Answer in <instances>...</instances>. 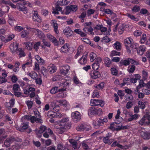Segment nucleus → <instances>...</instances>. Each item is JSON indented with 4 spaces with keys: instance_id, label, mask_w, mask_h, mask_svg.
<instances>
[{
    "instance_id": "4d7b16f0",
    "label": "nucleus",
    "mask_w": 150,
    "mask_h": 150,
    "mask_svg": "<svg viewBox=\"0 0 150 150\" xmlns=\"http://www.w3.org/2000/svg\"><path fill=\"white\" fill-rule=\"evenodd\" d=\"M28 33L26 30L23 31L21 33V36L24 38L26 37L28 34Z\"/></svg>"
},
{
    "instance_id": "e433bc0d",
    "label": "nucleus",
    "mask_w": 150,
    "mask_h": 150,
    "mask_svg": "<svg viewBox=\"0 0 150 150\" xmlns=\"http://www.w3.org/2000/svg\"><path fill=\"white\" fill-rule=\"evenodd\" d=\"M57 102L59 103L60 104H62L64 106H67L69 105L68 103L65 100H58Z\"/></svg>"
},
{
    "instance_id": "774afa93",
    "label": "nucleus",
    "mask_w": 150,
    "mask_h": 150,
    "mask_svg": "<svg viewBox=\"0 0 150 150\" xmlns=\"http://www.w3.org/2000/svg\"><path fill=\"white\" fill-rule=\"evenodd\" d=\"M133 105V103L132 101H129L126 105V107L127 109H129L131 108Z\"/></svg>"
},
{
    "instance_id": "dca6fc26",
    "label": "nucleus",
    "mask_w": 150,
    "mask_h": 150,
    "mask_svg": "<svg viewBox=\"0 0 150 150\" xmlns=\"http://www.w3.org/2000/svg\"><path fill=\"white\" fill-rule=\"evenodd\" d=\"M19 44L18 43L11 44L10 46V48L12 52H16V50L18 49Z\"/></svg>"
},
{
    "instance_id": "1a4fd4ad",
    "label": "nucleus",
    "mask_w": 150,
    "mask_h": 150,
    "mask_svg": "<svg viewBox=\"0 0 150 150\" xmlns=\"http://www.w3.org/2000/svg\"><path fill=\"white\" fill-rule=\"evenodd\" d=\"M71 117L73 121L76 122L79 121L81 119V115L80 113L77 111L72 112Z\"/></svg>"
},
{
    "instance_id": "f704fd0d",
    "label": "nucleus",
    "mask_w": 150,
    "mask_h": 150,
    "mask_svg": "<svg viewBox=\"0 0 150 150\" xmlns=\"http://www.w3.org/2000/svg\"><path fill=\"white\" fill-rule=\"evenodd\" d=\"M125 98V100L129 101H132L133 100V97L132 95H126Z\"/></svg>"
},
{
    "instance_id": "39448f33",
    "label": "nucleus",
    "mask_w": 150,
    "mask_h": 150,
    "mask_svg": "<svg viewBox=\"0 0 150 150\" xmlns=\"http://www.w3.org/2000/svg\"><path fill=\"white\" fill-rule=\"evenodd\" d=\"M25 118L28 120H30L32 123H34L35 122L37 123H42V119L41 118H37L34 116L25 115Z\"/></svg>"
},
{
    "instance_id": "8fccbe9b",
    "label": "nucleus",
    "mask_w": 150,
    "mask_h": 150,
    "mask_svg": "<svg viewBox=\"0 0 150 150\" xmlns=\"http://www.w3.org/2000/svg\"><path fill=\"white\" fill-rule=\"evenodd\" d=\"M82 145L84 150H90V148L87 144L84 141L82 144Z\"/></svg>"
},
{
    "instance_id": "338daca9",
    "label": "nucleus",
    "mask_w": 150,
    "mask_h": 150,
    "mask_svg": "<svg viewBox=\"0 0 150 150\" xmlns=\"http://www.w3.org/2000/svg\"><path fill=\"white\" fill-rule=\"evenodd\" d=\"M34 113L35 117H36L37 118H40V113L38 110H36L34 111Z\"/></svg>"
},
{
    "instance_id": "3c124183",
    "label": "nucleus",
    "mask_w": 150,
    "mask_h": 150,
    "mask_svg": "<svg viewBox=\"0 0 150 150\" xmlns=\"http://www.w3.org/2000/svg\"><path fill=\"white\" fill-rule=\"evenodd\" d=\"M40 45L41 42H40L38 41L35 42L34 45V48L36 51H37Z\"/></svg>"
},
{
    "instance_id": "bb28decb",
    "label": "nucleus",
    "mask_w": 150,
    "mask_h": 150,
    "mask_svg": "<svg viewBox=\"0 0 150 150\" xmlns=\"http://www.w3.org/2000/svg\"><path fill=\"white\" fill-rule=\"evenodd\" d=\"M69 46V45L68 43H66L64 45L61 49V51L62 52L65 53L67 52H68V47Z\"/></svg>"
},
{
    "instance_id": "20e7f679",
    "label": "nucleus",
    "mask_w": 150,
    "mask_h": 150,
    "mask_svg": "<svg viewBox=\"0 0 150 150\" xmlns=\"http://www.w3.org/2000/svg\"><path fill=\"white\" fill-rule=\"evenodd\" d=\"M69 119L67 118H64L58 121V125L59 126H67L69 129L70 128L71 125L68 123Z\"/></svg>"
},
{
    "instance_id": "7ed1b4c3",
    "label": "nucleus",
    "mask_w": 150,
    "mask_h": 150,
    "mask_svg": "<svg viewBox=\"0 0 150 150\" xmlns=\"http://www.w3.org/2000/svg\"><path fill=\"white\" fill-rule=\"evenodd\" d=\"M133 40L130 38H126L125 40L124 43L126 47L127 52L129 54L131 53L129 47L133 43Z\"/></svg>"
},
{
    "instance_id": "2f4dec72",
    "label": "nucleus",
    "mask_w": 150,
    "mask_h": 150,
    "mask_svg": "<svg viewBox=\"0 0 150 150\" xmlns=\"http://www.w3.org/2000/svg\"><path fill=\"white\" fill-rule=\"evenodd\" d=\"M103 141L105 144H110L113 141L114 139H110L108 138H106L105 137H103Z\"/></svg>"
},
{
    "instance_id": "a211bd4d",
    "label": "nucleus",
    "mask_w": 150,
    "mask_h": 150,
    "mask_svg": "<svg viewBox=\"0 0 150 150\" xmlns=\"http://www.w3.org/2000/svg\"><path fill=\"white\" fill-rule=\"evenodd\" d=\"M63 31L64 34L67 36H70L72 34L73 32L69 27H66Z\"/></svg>"
},
{
    "instance_id": "a878e982",
    "label": "nucleus",
    "mask_w": 150,
    "mask_h": 150,
    "mask_svg": "<svg viewBox=\"0 0 150 150\" xmlns=\"http://www.w3.org/2000/svg\"><path fill=\"white\" fill-rule=\"evenodd\" d=\"M104 60L105 66L108 67H110L112 63L110 59L109 58L105 57L104 58Z\"/></svg>"
},
{
    "instance_id": "5701e85b",
    "label": "nucleus",
    "mask_w": 150,
    "mask_h": 150,
    "mask_svg": "<svg viewBox=\"0 0 150 150\" xmlns=\"http://www.w3.org/2000/svg\"><path fill=\"white\" fill-rule=\"evenodd\" d=\"M20 65V63L18 61L16 62L13 65L14 68L13 69V71L15 72H17L19 70V66Z\"/></svg>"
},
{
    "instance_id": "aec40b11",
    "label": "nucleus",
    "mask_w": 150,
    "mask_h": 150,
    "mask_svg": "<svg viewBox=\"0 0 150 150\" xmlns=\"http://www.w3.org/2000/svg\"><path fill=\"white\" fill-rule=\"evenodd\" d=\"M52 25L54 28V30L55 32L57 34L59 33L58 30V24L57 23V21L55 20H51Z\"/></svg>"
},
{
    "instance_id": "f3484780",
    "label": "nucleus",
    "mask_w": 150,
    "mask_h": 150,
    "mask_svg": "<svg viewBox=\"0 0 150 150\" xmlns=\"http://www.w3.org/2000/svg\"><path fill=\"white\" fill-rule=\"evenodd\" d=\"M16 54L18 55V57L20 58L24 57L25 56V54L22 48H18L16 52Z\"/></svg>"
},
{
    "instance_id": "b1692460",
    "label": "nucleus",
    "mask_w": 150,
    "mask_h": 150,
    "mask_svg": "<svg viewBox=\"0 0 150 150\" xmlns=\"http://www.w3.org/2000/svg\"><path fill=\"white\" fill-rule=\"evenodd\" d=\"M119 64L120 65L122 66V65L127 66L129 64V58H128L126 59L121 60Z\"/></svg>"
},
{
    "instance_id": "c756f323",
    "label": "nucleus",
    "mask_w": 150,
    "mask_h": 150,
    "mask_svg": "<svg viewBox=\"0 0 150 150\" xmlns=\"http://www.w3.org/2000/svg\"><path fill=\"white\" fill-rule=\"evenodd\" d=\"M114 46V48L118 51H120L121 49V46L120 43L119 42H116L113 45Z\"/></svg>"
},
{
    "instance_id": "7c9ffc66",
    "label": "nucleus",
    "mask_w": 150,
    "mask_h": 150,
    "mask_svg": "<svg viewBox=\"0 0 150 150\" xmlns=\"http://www.w3.org/2000/svg\"><path fill=\"white\" fill-rule=\"evenodd\" d=\"M23 44L25 45L26 48L29 50H30L32 49V44L29 42H25Z\"/></svg>"
},
{
    "instance_id": "49530a36",
    "label": "nucleus",
    "mask_w": 150,
    "mask_h": 150,
    "mask_svg": "<svg viewBox=\"0 0 150 150\" xmlns=\"http://www.w3.org/2000/svg\"><path fill=\"white\" fill-rule=\"evenodd\" d=\"M47 129L45 126L42 125L40 128V129L38 131V133L40 134L45 132Z\"/></svg>"
},
{
    "instance_id": "09e8293b",
    "label": "nucleus",
    "mask_w": 150,
    "mask_h": 150,
    "mask_svg": "<svg viewBox=\"0 0 150 150\" xmlns=\"http://www.w3.org/2000/svg\"><path fill=\"white\" fill-rule=\"evenodd\" d=\"M146 40V35L143 34L142 36V38L140 41V42L141 43H144L145 42Z\"/></svg>"
},
{
    "instance_id": "72a5a7b5",
    "label": "nucleus",
    "mask_w": 150,
    "mask_h": 150,
    "mask_svg": "<svg viewBox=\"0 0 150 150\" xmlns=\"http://www.w3.org/2000/svg\"><path fill=\"white\" fill-rule=\"evenodd\" d=\"M135 68V66L133 65H132L131 66H129V67L127 70L129 72L132 73L134 71Z\"/></svg>"
},
{
    "instance_id": "a18cd8bd",
    "label": "nucleus",
    "mask_w": 150,
    "mask_h": 150,
    "mask_svg": "<svg viewBox=\"0 0 150 150\" xmlns=\"http://www.w3.org/2000/svg\"><path fill=\"white\" fill-rule=\"evenodd\" d=\"M120 52L113 50L111 52L110 54V56L111 57H112L115 55L120 56Z\"/></svg>"
},
{
    "instance_id": "0e129e2a",
    "label": "nucleus",
    "mask_w": 150,
    "mask_h": 150,
    "mask_svg": "<svg viewBox=\"0 0 150 150\" xmlns=\"http://www.w3.org/2000/svg\"><path fill=\"white\" fill-rule=\"evenodd\" d=\"M111 72L112 74L114 75H117L118 73L117 71L115 68H111Z\"/></svg>"
},
{
    "instance_id": "6e6552de",
    "label": "nucleus",
    "mask_w": 150,
    "mask_h": 150,
    "mask_svg": "<svg viewBox=\"0 0 150 150\" xmlns=\"http://www.w3.org/2000/svg\"><path fill=\"white\" fill-rule=\"evenodd\" d=\"M78 9V7L76 5H71L67 6L66 7L65 13L66 14H68L71 11H76Z\"/></svg>"
},
{
    "instance_id": "69168bd1",
    "label": "nucleus",
    "mask_w": 150,
    "mask_h": 150,
    "mask_svg": "<svg viewBox=\"0 0 150 150\" xmlns=\"http://www.w3.org/2000/svg\"><path fill=\"white\" fill-rule=\"evenodd\" d=\"M95 12V10L92 9H89L87 11V15L88 16H90L93 14Z\"/></svg>"
},
{
    "instance_id": "052dcab7",
    "label": "nucleus",
    "mask_w": 150,
    "mask_h": 150,
    "mask_svg": "<svg viewBox=\"0 0 150 150\" xmlns=\"http://www.w3.org/2000/svg\"><path fill=\"white\" fill-rule=\"evenodd\" d=\"M139 107H140L142 109H144L145 108V106L144 104V103L142 102V101H139L138 103Z\"/></svg>"
},
{
    "instance_id": "4468645a",
    "label": "nucleus",
    "mask_w": 150,
    "mask_h": 150,
    "mask_svg": "<svg viewBox=\"0 0 150 150\" xmlns=\"http://www.w3.org/2000/svg\"><path fill=\"white\" fill-rule=\"evenodd\" d=\"M54 135V134L53 131L49 128L47 129L43 134V137L46 138H49L50 136H53Z\"/></svg>"
},
{
    "instance_id": "9b49d317",
    "label": "nucleus",
    "mask_w": 150,
    "mask_h": 150,
    "mask_svg": "<svg viewBox=\"0 0 150 150\" xmlns=\"http://www.w3.org/2000/svg\"><path fill=\"white\" fill-rule=\"evenodd\" d=\"M89 126L86 124L79 125L76 128V129L78 131H88Z\"/></svg>"
},
{
    "instance_id": "e2e57ef3",
    "label": "nucleus",
    "mask_w": 150,
    "mask_h": 150,
    "mask_svg": "<svg viewBox=\"0 0 150 150\" xmlns=\"http://www.w3.org/2000/svg\"><path fill=\"white\" fill-rule=\"evenodd\" d=\"M142 34V32L140 30H138L134 32V36L137 37L140 36Z\"/></svg>"
},
{
    "instance_id": "423d86ee",
    "label": "nucleus",
    "mask_w": 150,
    "mask_h": 150,
    "mask_svg": "<svg viewBox=\"0 0 150 150\" xmlns=\"http://www.w3.org/2000/svg\"><path fill=\"white\" fill-rule=\"evenodd\" d=\"M91 106H98L103 107L104 105V102L101 100L92 99L91 100Z\"/></svg>"
},
{
    "instance_id": "680f3d73",
    "label": "nucleus",
    "mask_w": 150,
    "mask_h": 150,
    "mask_svg": "<svg viewBox=\"0 0 150 150\" xmlns=\"http://www.w3.org/2000/svg\"><path fill=\"white\" fill-rule=\"evenodd\" d=\"M140 9L139 6H134L132 9V10L134 12H137L139 11Z\"/></svg>"
},
{
    "instance_id": "f257e3e1",
    "label": "nucleus",
    "mask_w": 150,
    "mask_h": 150,
    "mask_svg": "<svg viewBox=\"0 0 150 150\" xmlns=\"http://www.w3.org/2000/svg\"><path fill=\"white\" fill-rule=\"evenodd\" d=\"M108 121V120L107 116L101 117L98 119L96 121H94L93 123V125L95 128L97 126L99 127L103 126L104 124L107 123Z\"/></svg>"
},
{
    "instance_id": "f03ea898",
    "label": "nucleus",
    "mask_w": 150,
    "mask_h": 150,
    "mask_svg": "<svg viewBox=\"0 0 150 150\" xmlns=\"http://www.w3.org/2000/svg\"><path fill=\"white\" fill-rule=\"evenodd\" d=\"M102 113L101 109L96 108L94 106L90 108L88 110V115L90 116L95 115H100Z\"/></svg>"
},
{
    "instance_id": "f8f14e48",
    "label": "nucleus",
    "mask_w": 150,
    "mask_h": 150,
    "mask_svg": "<svg viewBox=\"0 0 150 150\" xmlns=\"http://www.w3.org/2000/svg\"><path fill=\"white\" fill-rule=\"evenodd\" d=\"M47 37L50 41L54 43L55 46L58 45V42L54 37L50 34H47Z\"/></svg>"
},
{
    "instance_id": "603ef678",
    "label": "nucleus",
    "mask_w": 150,
    "mask_h": 150,
    "mask_svg": "<svg viewBox=\"0 0 150 150\" xmlns=\"http://www.w3.org/2000/svg\"><path fill=\"white\" fill-rule=\"evenodd\" d=\"M42 42L44 45L45 46L50 47V46L51 44L49 42L47 41L45 39H43L42 40Z\"/></svg>"
},
{
    "instance_id": "2eb2a0df",
    "label": "nucleus",
    "mask_w": 150,
    "mask_h": 150,
    "mask_svg": "<svg viewBox=\"0 0 150 150\" xmlns=\"http://www.w3.org/2000/svg\"><path fill=\"white\" fill-rule=\"evenodd\" d=\"M17 7L18 9L20 11H24V13H26L27 12V8L23 5L21 4L20 3L17 4Z\"/></svg>"
},
{
    "instance_id": "6e6d98bb",
    "label": "nucleus",
    "mask_w": 150,
    "mask_h": 150,
    "mask_svg": "<svg viewBox=\"0 0 150 150\" xmlns=\"http://www.w3.org/2000/svg\"><path fill=\"white\" fill-rule=\"evenodd\" d=\"M67 96L66 93L61 92L58 94L57 95V97L58 98H63Z\"/></svg>"
},
{
    "instance_id": "0eeeda50",
    "label": "nucleus",
    "mask_w": 150,
    "mask_h": 150,
    "mask_svg": "<svg viewBox=\"0 0 150 150\" xmlns=\"http://www.w3.org/2000/svg\"><path fill=\"white\" fill-rule=\"evenodd\" d=\"M70 67L68 65L61 66L60 67L59 73L63 75H66L70 70Z\"/></svg>"
},
{
    "instance_id": "c03bdc74",
    "label": "nucleus",
    "mask_w": 150,
    "mask_h": 150,
    "mask_svg": "<svg viewBox=\"0 0 150 150\" xmlns=\"http://www.w3.org/2000/svg\"><path fill=\"white\" fill-rule=\"evenodd\" d=\"M49 115L51 116L52 117H56L57 118H60L62 116V114L59 112L54 113L53 114H49Z\"/></svg>"
},
{
    "instance_id": "473e14b6",
    "label": "nucleus",
    "mask_w": 150,
    "mask_h": 150,
    "mask_svg": "<svg viewBox=\"0 0 150 150\" xmlns=\"http://www.w3.org/2000/svg\"><path fill=\"white\" fill-rule=\"evenodd\" d=\"M69 142L72 145L73 147L75 149H77V143L76 141H75L73 139H70L69 140Z\"/></svg>"
},
{
    "instance_id": "37998d69",
    "label": "nucleus",
    "mask_w": 150,
    "mask_h": 150,
    "mask_svg": "<svg viewBox=\"0 0 150 150\" xmlns=\"http://www.w3.org/2000/svg\"><path fill=\"white\" fill-rule=\"evenodd\" d=\"M103 11L108 14H110V15L115 14L113 12L109 9H104L103 10Z\"/></svg>"
},
{
    "instance_id": "58836bf2",
    "label": "nucleus",
    "mask_w": 150,
    "mask_h": 150,
    "mask_svg": "<svg viewBox=\"0 0 150 150\" xmlns=\"http://www.w3.org/2000/svg\"><path fill=\"white\" fill-rule=\"evenodd\" d=\"M126 16L134 21H139V19L138 18L135 17L133 15H132L129 13H127Z\"/></svg>"
},
{
    "instance_id": "de8ad7c7",
    "label": "nucleus",
    "mask_w": 150,
    "mask_h": 150,
    "mask_svg": "<svg viewBox=\"0 0 150 150\" xmlns=\"http://www.w3.org/2000/svg\"><path fill=\"white\" fill-rule=\"evenodd\" d=\"M92 67L93 70H96L99 68V64L98 63L95 62L92 64Z\"/></svg>"
},
{
    "instance_id": "cd10ccee",
    "label": "nucleus",
    "mask_w": 150,
    "mask_h": 150,
    "mask_svg": "<svg viewBox=\"0 0 150 150\" xmlns=\"http://www.w3.org/2000/svg\"><path fill=\"white\" fill-rule=\"evenodd\" d=\"M87 57L86 56L83 55L81 57L79 61V62L81 64H85L87 62Z\"/></svg>"
},
{
    "instance_id": "13d9d810",
    "label": "nucleus",
    "mask_w": 150,
    "mask_h": 150,
    "mask_svg": "<svg viewBox=\"0 0 150 150\" xmlns=\"http://www.w3.org/2000/svg\"><path fill=\"white\" fill-rule=\"evenodd\" d=\"M104 83L101 82L96 86V88L98 89H102L104 87Z\"/></svg>"
},
{
    "instance_id": "a19ab883",
    "label": "nucleus",
    "mask_w": 150,
    "mask_h": 150,
    "mask_svg": "<svg viewBox=\"0 0 150 150\" xmlns=\"http://www.w3.org/2000/svg\"><path fill=\"white\" fill-rule=\"evenodd\" d=\"M58 87H54L50 90V93L52 94H54L57 93L58 91Z\"/></svg>"
},
{
    "instance_id": "c9c22d12",
    "label": "nucleus",
    "mask_w": 150,
    "mask_h": 150,
    "mask_svg": "<svg viewBox=\"0 0 150 150\" xmlns=\"http://www.w3.org/2000/svg\"><path fill=\"white\" fill-rule=\"evenodd\" d=\"M130 50L134 52L137 50V44H134L133 43L131 45V46L129 47ZM131 51V50H130Z\"/></svg>"
},
{
    "instance_id": "6ab92c4d",
    "label": "nucleus",
    "mask_w": 150,
    "mask_h": 150,
    "mask_svg": "<svg viewBox=\"0 0 150 150\" xmlns=\"http://www.w3.org/2000/svg\"><path fill=\"white\" fill-rule=\"evenodd\" d=\"M90 74L91 78L93 79H97L100 76L99 73L96 71H91Z\"/></svg>"
},
{
    "instance_id": "864d4df0",
    "label": "nucleus",
    "mask_w": 150,
    "mask_h": 150,
    "mask_svg": "<svg viewBox=\"0 0 150 150\" xmlns=\"http://www.w3.org/2000/svg\"><path fill=\"white\" fill-rule=\"evenodd\" d=\"M20 88L18 84L15 83L13 85V90L14 92L18 91Z\"/></svg>"
},
{
    "instance_id": "4c0bfd02",
    "label": "nucleus",
    "mask_w": 150,
    "mask_h": 150,
    "mask_svg": "<svg viewBox=\"0 0 150 150\" xmlns=\"http://www.w3.org/2000/svg\"><path fill=\"white\" fill-rule=\"evenodd\" d=\"M96 54L93 52L91 53L90 54V61L93 62L96 58Z\"/></svg>"
},
{
    "instance_id": "9d476101",
    "label": "nucleus",
    "mask_w": 150,
    "mask_h": 150,
    "mask_svg": "<svg viewBox=\"0 0 150 150\" xmlns=\"http://www.w3.org/2000/svg\"><path fill=\"white\" fill-rule=\"evenodd\" d=\"M33 20L34 21H36L38 23L42 22L41 18L38 16L37 11H34V13L33 16Z\"/></svg>"
},
{
    "instance_id": "393cba45",
    "label": "nucleus",
    "mask_w": 150,
    "mask_h": 150,
    "mask_svg": "<svg viewBox=\"0 0 150 150\" xmlns=\"http://www.w3.org/2000/svg\"><path fill=\"white\" fill-rule=\"evenodd\" d=\"M60 127L57 129V131L58 133L59 134H62L66 130L68 129H69L67 126H59Z\"/></svg>"
},
{
    "instance_id": "ea45409f",
    "label": "nucleus",
    "mask_w": 150,
    "mask_h": 150,
    "mask_svg": "<svg viewBox=\"0 0 150 150\" xmlns=\"http://www.w3.org/2000/svg\"><path fill=\"white\" fill-rule=\"evenodd\" d=\"M12 148H9V150H18L21 148V146L19 144H17L12 146Z\"/></svg>"
},
{
    "instance_id": "79ce46f5",
    "label": "nucleus",
    "mask_w": 150,
    "mask_h": 150,
    "mask_svg": "<svg viewBox=\"0 0 150 150\" xmlns=\"http://www.w3.org/2000/svg\"><path fill=\"white\" fill-rule=\"evenodd\" d=\"M146 119H147V116L144 115L142 118L139 121V124L141 125H143L144 124Z\"/></svg>"
},
{
    "instance_id": "c85d7f7f",
    "label": "nucleus",
    "mask_w": 150,
    "mask_h": 150,
    "mask_svg": "<svg viewBox=\"0 0 150 150\" xmlns=\"http://www.w3.org/2000/svg\"><path fill=\"white\" fill-rule=\"evenodd\" d=\"M57 69L56 67L54 66L53 65L51 67H49L47 68L48 70L51 74L54 73L56 71Z\"/></svg>"
},
{
    "instance_id": "412c9836",
    "label": "nucleus",
    "mask_w": 150,
    "mask_h": 150,
    "mask_svg": "<svg viewBox=\"0 0 150 150\" xmlns=\"http://www.w3.org/2000/svg\"><path fill=\"white\" fill-rule=\"evenodd\" d=\"M34 31L39 38H45L44 33L41 30L38 29H34Z\"/></svg>"
},
{
    "instance_id": "4be33fe9",
    "label": "nucleus",
    "mask_w": 150,
    "mask_h": 150,
    "mask_svg": "<svg viewBox=\"0 0 150 150\" xmlns=\"http://www.w3.org/2000/svg\"><path fill=\"white\" fill-rule=\"evenodd\" d=\"M140 79V76L139 74L134 75L133 77L131 79L130 83H135L137 81Z\"/></svg>"
},
{
    "instance_id": "bf43d9fd",
    "label": "nucleus",
    "mask_w": 150,
    "mask_h": 150,
    "mask_svg": "<svg viewBox=\"0 0 150 150\" xmlns=\"http://www.w3.org/2000/svg\"><path fill=\"white\" fill-rule=\"evenodd\" d=\"M98 26V28L100 29L102 32H105L107 30V28L106 27H103L102 25H99Z\"/></svg>"
},
{
    "instance_id": "5fc2aeb1",
    "label": "nucleus",
    "mask_w": 150,
    "mask_h": 150,
    "mask_svg": "<svg viewBox=\"0 0 150 150\" xmlns=\"http://www.w3.org/2000/svg\"><path fill=\"white\" fill-rule=\"evenodd\" d=\"M5 106L7 108V111L9 113H11V108L13 107H11V106H10V105L9 103H6L5 104Z\"/></svg>"
},
{
    "instance_id": "ddd939ff",
    "label": "nucleus",
    "mask_w": 150,
    "mask_h": 150,
    "mask_svg": "<svg viewBox=\"0 0 150 150\" xmlns=\"http://www.w3.org/2000/svg\"><path fill=\"white\" fill-rule=\"evenodd\" d=\"M140 135L144 139H148L150 138V133L147 131H141L140 132Z\"/></svg>"
}]
</instances>
